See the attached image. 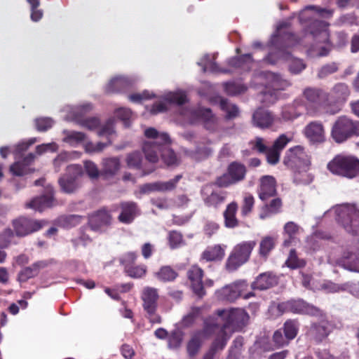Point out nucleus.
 I'll list each match as a JSON object with an SVG mask.
<instances>
[{
	"label": "nucleus",
	"instance_id": "nucleus-1",
	"mask_svg": "<svg viewBox=\"0 0 359 359\" xmlns=\"http://www.w3.org/2000/svg\"><path fill=\"white\" fill-rule=\"evenodd\" d=\"M144 135L147 138L153 139L144 142L142 145V151L147 161L154 164L161 157L168 166L178 164L175 153L169 147L170 139L167 133H159L154 128H149L145 130Z\"/></svg>",
	"mask_w": 359,
	"mask_h": 359
},
{
	"label": "nucleus",
	"instance_id": "nucleus-2",
	"mask_svg": "<svg viewBox=\"0 0 359 359\" xmlns=\"http://www.w3.org/2000/svg\"><path fill=\"white\" fill-rule=\"evenodd\" d=\"M330 94L322 88L306 87L302 94V105L305 108L306 114L311 116H316L322 113L335 114L340 111L339 107H331L329 100Z\"/></svg>",
	"mask_w": 359,
	"mask_h": 359
},
{
	"label": "nucleus",
	"instance_id": "nucleus-3",
	"mask_svg": "<svg viewBox=\"0 0 359 359\" xmlns=\"http://www.w3.org/2000/svg\"><path fill=\"white\" fill-rule=\"evenodd\" d=\"M327 168L334 175L353 179L359 175V158L353 155L339 154L327 163Z\"/></svg>",
	"mask_w": 359,
	"mask_h": 359
},
{
	"label": "nucleus",
	"instance_id": "nucleus-4",
	"mask_svg": "<svg viewBox=\"0 0 359 359\" xmlns=\"http://www.w3.org/2000/svg\"><path fill=\"white\" fill-rule=\"evenodd\" d=\"M330 136L337 144L359 136V121H354L346 116H339L331 128Z\"/></svg>",
	"mask_w": 359,
	"mask_h": 359
},
{
	"label": "nucleus",
	"instance_id": "nucleus-5",
	"mask_svg": "<svg viewBox=\"0 0 359 359\" xmlns=\"http://www.w3.org/2000/svg\"><path fill=\"white\" fill-rule=\"evenodd\" d=\"M276 309L279 316L285 313H292L313 317H323L324 316V311L320 308L300 298L280 302L277 304Z\"/></svg>",
	"mask_w": 359,
	"mask_h": 359
},
{
	"label": "nucleus",
	"instance_id": "nucleus-6",
	"mask_svg": "<svg viewBox=\"0 0 359 359\" xmlns=\"http://www.w3.org/2000/svg\"><path fill=\"white\" fill-rule=\"evenodd\" d=\"M256 245V241H248L235 245L226 261V270L229 272L234 271L248 262Z\"/></svg>",
	"mask_w": 359,
	"mask_h": 359
},
{
	"label": "nucleus",
	"instance_id": "nucleus-7",
	"mask_svg": "<svg viewBox=\"0 0 359 359\" xmlns=\"http://www.w3.org/2000/svg\"><path fill=\"white\" fill-rule=\"evenodd\" d=\"M325 313H324L321 320L311 322L306 331V338L314 344H320L325 341L334 330V325L325 318Z\"/></svg>",
	"mask_w": 359,
	"mask_h": 359
},
{
	"label": "nucleus",
	"instance_id": "nucleus-8",
	"mask_svg": "<svg viewBox=\"0 0 359 359\" xmlns=\"http://www.w3.org/2000/svg\"><path fill=\"white\" fill-rule=\"evenodd\" d=\"M246 166L238 161L231 162L227 167L226 172L217 177L215 184L218 188L228 187L245 180Z\"/></svg>",
	"mask_w": 359,
	"mask_h": 359
},
{
	"label": "nucleus",
	"instance_id": "nucleus-9",
	"mask_svg": "<svg viewBox=\"0 0 359 359\" xmlns=\"http://www.w3.org/2000/svg\"><path fill=\"white\" fill-rule=\"evenodd\" d=\"M158 298V289L152 287H145L142 290L141 294L142 307L147 313V318L153 324L161 322V316L156 313Z\"/></svg>",
	"mask_w": 359,
	"mask_h": 359
},
{
	"label": "nucleus",
	"instance_id": "nucleus-10",
	"mask_svg": "<svg viewBox=\"0 0 359 359\" xmlns=\"http://www.w3.org/2000/svg\"><path fill=\"white\" fill-rule=\"evenodd\" d=\"M48 222L46 220L34 219L21 216L12 221V226L15 236L20 238L25 237L36 232L45 226Z\"/></svg>",
	"mask_w": 359,
	"mask_h": 359
},
{
	"label": "nucleus",
	"instance_id": "nucleus-11",
	"mask_svg": "<svg viewBox=\"0 0 359 359\" xmlns=\"http://www.w3.org/2000/svg\"><path fill=\"white\" fill-rule=\"evenodd\" d=\"M218 327L217 324L211 323V321L205 320L203 330L195 332L187 345V351L189 357H194L200 351L203 340L207 335H210L216 332Z\"/></svg>",
	"mask_w": 359,
	"mask_h": 359
},
{
	"label": "nucleus",
	"instance_id": "nucleus-12",
	"mask_svg": "<svg viewBox=\"0 0 359 359\" xmlns=\"http://www.w3.org/2000/svg\"><path fill=\"white\" fill-rule=\"evenodd\" d=\"M217 315L219 317L224 320V323L221 326L217 323L218 327L216 328V331L219 327H221L224 330L226 329L233 330L237 327L243 325L248 317L247 313L243 310L239 309H233L230 311L218 310ZM212 323H214V322ZM215 324H216V323H215Z\"/></svg>",
	"mask_w": 359,
	"mask_h": 359
},
{
	"label": "nucleus",
	"instance_id": "nucleus-13",
	"mask_svg": "<svg viewBox=\"0 0 359 359\" xmlns=\"http://www.w3.org/2000/svg\"><path fill=\"white\" fill-rule=\"evenodd\" d=\"M83 175L81 165L72 164L67 168V173L61 177L59 184L62 191L67 194H72L79 187L78 179Z\"/></svg>",
	"mask_w": 359,
	"mask_h": 359
},
{
	"label": "nucleus",
	"instance_id": "nucleus-14",
	"mask_svg": "<svg viewBox=\"0 0 359 359\" xmlns=\"http://www.w3.org/2000/svg\"><path fill=\"white\" fill-rule=\"evenodd\" d=\"M215 187H217L215 182L214 184L203 186L201 189V196L207 207L217 209L226 201L227 192Z\"/></svg>",
	"mask_w": 359,
	"mask_h": 359
},
{
	"label": "nucleus",
	"instance_id": "nucleus-15",
	"mask_svg": "<svg viewBox=\"0 0 359 359\" xmlns=\"http://www.w3.org/2000/svg\"><path fill=\"white\" fill-rule=\"evenodd\" d=\"M306 154L303 147L297 145L285 152L283 164L291 170H296L306 164Z\"/></svg>",
	"mask_w": 359,
	"mask_h": 359
},
{
	"label": "nucleus",
	"instance_id": "nucleus-16",
	"mask_svg": "<svg viewBox=\"0 0 359 359\" xmlns=\"http://www.w3.org/2000/svg\"><path fill=\"white\" fill-rule=\"evenodd\" d=\"M203 270L198 265H192L187 271V276L190 282L191 288L193 292L199 298L205 295L203 282Z\"/></svg>",
	"mask_w": 359,
	"mask_h": 359
},
{
	"label": "nucleus",
	"instance_id": "nucleus-17",
	"mask_svg": "<svg viewBox=\"0 0 359 359\" xmlns=\"http://www.w3.org/2000/svg\"><path fill=\"white\" fill-rule=\"evenodd\" d=\"M126 163L128 168L140 170L143 176L151 174L156 169L154 165H147L144 163L143 155L140 151L128 154L126 156Z\"/></svg>",
	"mask_w": 359,
	"mask_h": 359
},
{
	"label": "nucleus",
	"instance_id": "nucleus-18",
	"mask_svg": "<svg viewBox=\"0 0 359 359\" xmlns=\"http://www.w3.org/2000/svg\"><path fill=\"white\" fill-rule=\"evenodd\" d=\"M304 136L312 143L321 144L325 140V130L320 121H312L304 128Z\"/></svg>",
	"mask_w": 359,
	"mask_h": 359
},
{
	"label": "nucleus",
	"instance_id": "nucleus-19",
	"mask_svg": "<svg viewBox=\"0 0 359 359\" xmlns=\"http://www.w3.org/2000/svg\"><path fill=\"white\" fill-rule=\"evenodd\" d=\"M276 180L271 175L262 176L259 180V185L257 189L259 198L262 201H266L270 198L277 195Z\"/></svg>",
	"mask_w": 359,
	"mask_h": 359
},
{
	"label": "nucleus",
	"instance_id": "nucleus-20",
	"mask_svg": "<svg viewBox=\"0 0 359 359\" xmlns=\"http://www.w3.org/2000/svg\"><path fill=\"white\" fill-rule=\"evenodd\" d=\"M57 205L54 198V191L52 187L46 189V194L35 197L26 204V207L35 210L42 212L46 208H52Z\"/></svg>",
	"mask_w": 359,
	"mask_h": 359
},
{
	"label": "nucleus",
	"instance_id": "nucleus-21",
	"mask_svg": "<svg viewBox=\"0 0 359 359\" xmlns=\"http://www.w3.org/2000/svg\"><path fill=\"white\" fill-rule=\"evenodd\" d=\"M298 43V37L290 32L274 34L270 40V43L272 46L283 52Z\"/></svg>",
	"mask_w": 359,
	"mask_h": 359
},
{
	"label": "nucleus",
	"instance_id": "nucleus-22",
	"mask_svg": "<svg viewBox=\"0 0 359 359\" xmlns=\"http://www.w3.org/2000/svg\"><path fill=\"white\" fill-rule=\"evenodd\" d=\"M111 219L110 212L103 208L90 215L88 224L92 230L98 231L101 228L109 225Z\"/></svg>",
	"mask_w": 359,
	"mask_h": 359
},
{
	"label": "nucleus",
	"instance_id": "nucleus-23",
	"mask_svg": "<svg viewBox=\"0 0 359 359\" xmlns=\"http://www.w3.org/2000/svg\"><path fill=\"white\" fill-rule=\"evenodd\" d=\"M121 168V161L118 157L103 158L101 163V177L104 180L113 179Z\"/></svg>",
	"mask_w": 359,
	"mask_h": 359
},
{
	"label": "nucleus",
	"instance_id": "nucleus-24",
	"mask_svg": "<svg viewBox=\"0 0 359 359\" xmlns=\"http://www.w3.org/2000/svg\"><path fill=\"white\" fill-rule=\"evenodd\" d=\"M121 213L118 219L123 224H130L139 214L137 204L133 201H126L120 203Z\"/></svg>",
	"mask_w": 359,
	"mask_h": 359
},
{
	"label": "nucleus",
	"instance_id": "nucleus-25",
	"mask_svg": "<svg viewBox=\"0 0 359 359\" xmlns=\"http://www.w3.org/2000/svg\"><path fill=\"white\" fill-rule=\"evenodd\" d=\"M339 217V222H341L348 233L359 236V211H355L352 215L342 212Z\"/></svg>",
	"mask_w": 359,
	"mask_h": 359
},
{
	"label": "nucleus",
	"instance_id": "nucleus-26",
	"mask_svg": "<svg viewBox=\"0 0 359 359\" xmlns=\"http://www.w3.org/2000/svg\"><path fill=\"white\" fill-rule=\"evenodd\" d=\"M278 283L277 277L270 272L259 274L251 284L253 290H265L269 289Z\"/></svg>",
	"mask_w": 359,
	"mask_h": 359
},
{
	"label": "nucleus",
	"instance_id": "nucleus-27",
	"mask_svg": "<svg viewBox=\"0 0 359 359\" xmlns=\"http://www.w3.org/2000/svg\"><path fill=\"white\" fill-rule=\"evenodd\" d=\"M252 122L254 126L259 128H268L273 125L274 116L270 111L259 108L254 112Z\"/></svg>",
	"mask_w": 359,
	"mask_h": 359
},
{
	"label": "nucleus",
	"instance_id": "nucleus-28",
	"mask_svg": "<svg viewBox=\"0 0 359 359\" xmlns=\"http://www.w3.org/2000/svg\"><path fill=\"white\" fill-rule=\"evenodd\" d=\"M282 207V199L276 196L270 201L266 202L262 207L259 218L264 219L271 215L278 214L281 212Z\"/></svg>",
	"mask_w": 359,
	"mask_h": 359
},
{
	"label": "nucleus",
	"instance_id": "nucleus-29",
	"mask_svg": "<svg viewBox=\"0 0 359 359\" xmlns=\"http://www.w3.org/2000/svg\"><path fill=\"white\" fill-rule=\"evenodd\" d=\"M337 264L339 266L349 271H359V258L358 255L349 251L344 252L341 257L337 260Z\"/></svg>",
	"mask_w": 359,
	"mask_h": 359
},
{
	"label": "nucleus",
	"instance_id": "nucleus-30",
	"mask_svg": "<svg viewBox=\"0 0 359 359\" xmlns=\"http://www.w3.org/2000/svg\"><path fill=\"white\" fill-rule=\"evenodd\" d=\"M238 203L233 201L227 205L223 212L224 226L226 228L233 229L239 225V221L236 218L238 211Z\"/></svg>",
	"mask_w": 359,
	"mask_h": 359
},
{
	"label": "nucleus",
	"instance_id": "nucleus-31",
	"mask_svg": "<svg viewBox=\"0 0 359 359\" xmlns=\"http://www.w3.org/2000/svg\"><path fill=\"white\" fill-rule=\"evenodd\" d=\"M350 89L347 84L344 83H338L335 84L330 91V95L337 104H344L349 97Z\"/></svg>",
	"mask_w": 359,
	"mask_h": 359
},
{
	"label": "nucleus",
	"instance_id": "nucleus-32",
	"mask_svg": "<svg viewBox=\"0 0 359 359\" xmlns=\"http://www.w3.org/2000/svg\"><path fill=\"white\" fill-rule=\"evenodd\" d=\"M43 266V262H37L29 266L25 267L19 272L18 280L20 283L27 282L29 279L36 276Z\"/></svg>",
	"mask_w": 359,
	"mask_h": 359
},
{
	"label": "nucleus",
	"instance_id": "nucleus-33",
	"mask_svg": "<svg viewBox=\"0 0 359 359\" xmlns=\"http://www.w3.org/2000/svg\"><path fill=\"white\" fill-rule=\"evenodd\" d=\"M128 79L118 76L112 79L105 87V92L109 94L118 93L124 91L129 86Z\"/></svg>",
	"mask_w": 359,
	"mask_h": 359
},
{
	"label": "nucleus",
	"instance_id": "nucleus-34",
	"mask_svg": "<svg viewBox=\"0 0 359 359\" xmlns=\"http://www.w3.org/2000/svg\"><path fill=\"white\" fill-rule=\"evenodd\" d=\"M156 278L163 283L173 282L179 276L178 272L171 266H162L155 273Z\"/></svg>",
	"mask_w": 359,
	"mask_h": 359
},
{
	"label": "nucleus",
	"instance_id": "nucleus-35",
	"mask_svg": "<svg viewBox=\"0 0 359 359\" xmlns=\"http://www.w3.org/2000/svg\"><path fill=\"white\" fill-rule=\"evenodd\" d=\"M224 255V249L220 245H215L205 250L201 255V257L208 262H212L222 260Z\"/></svg>",
	"mask_w": 359,
	"mask_h": 359
},
{
	"label": "nucleus",
	"instance_id": "nucleus-36",
	"mask_svg": "<svg viewBox=\"0 0 359 359\" xmlns=\"http://www.w3.org/2000/svg\"><path fill=\"white\" fill-rule=\"evenodd\" d=\"M269 79V87L273 91L284 90L290 86V83L283 79L280 74L269 73L268 75Z\"/></svg>",
	"mask_w": 359,
	"mask_h": 359
},
{
	"label": "nucleus",
	"instance_id": "nucleus-37",
	"mask_svg": "<svg viewBox=\"0 0 359 359\" xmlns=\"http://www.w3.org/2000/svg\"><path fill=\"white\" fill-rule=\"evenodd\" d=\"M276 246V239L272 236H265L262 238L259 243V255L265 260L268 258L270 252Z\"/></svg>",
	"mask_w": 359,
	"mask_h": 359
},
{
	"label": "nucleus",
	"instance_id": "nucleus-38",
	"mask_svg": "<svg viewBox=\"0 0 359 359\" xmlns=\"http://www.w3.org/2000/svg\"><path fill=\"white\" fill-rule=\"evenodd\" d=\"M218 296L222 300L232 302L241 297V294L237 285H230L224 287L219 290Z\"/></svg>",
	"mask_w": 359,
	"mask_h": 359
},
{
	"label": "nucleus",
	"instance_id": "nucleus-39",
	"mask_svg": "<svg viewBox=\"0 0 359 359\" xmlns=\"http://www.w3.org/2000/svg\"><path fill=\"white\" fill-rule=\"evenodd\" d=\"M219 106L221 109L226 112L225 119L232 120L238 116V107L236 104L230 103L227 99L222 98L219 101Z\"/></svg>",
	"mask_w": 359,
	"mask_h": 359
},
{
	"label": "nucleus",
	"instance_id": "nucleus-40",
	"mask_svg": "<svg viewBox=\"0 0 359 359\" xmlns=\"http://www.w3.org/2000/svg\"><path fill=\"white\" fill-rule=\"evenodd\" d=\"M299 323L297 319L287 320L283 326V333L286 335L285 338H288L290 341L294 339L299 332Z\"/></svg>",
	"mask_w": 359,
	"mask_h": 359
},
{
	"label": "nucleus",
	"instance_id": "nucleus-41",
	"mask_svg": "<svg viewBox=\"0 0 359 359\" xmlns=\"http://www.w3.org/2000/svg\"><path fill=\"white\" fill-rule=\"evenodd\" d=\"M302 105V102L295 100L292 105L285 107L282 111V118L285 121L294 120L301 116L302 112L297 109V107Z\"/></svg>",
	"mask_w": 359,
	"mask_h": 359
},
{
	"label": "nucleus",
	"instance_id": "nucleus-42",
	"mask_svg": "<svg viewBox=\"0 0 359 359\" xmlns=\"http://www.w3.org/2000/svg\"><path fill=\"white\" fill-rule=\"evenodd\" d=\"M219 332L217 335L215 340L212 341L210 346V348L213 350L215 352H217L219 351H222L226 346L228 340L229 339V336L227 334L226 331L224 329L219 327Z\"/></svg>",
	"mask_w": 359,
	"mask_h": 359
},
{
	"label": "nucleus",
	"instance_id": "nucleus-43",
	"mask_svg": "<svg viewBox=\"0 0 359 359\" xmlns=\"http://www.w3.org/2000/svg\"><path fill=\"white\" fill-rule=\"evenodd\" d=\"M196 115L203 121L205 127L210 130L213 128L216 121V117L212 114V111L209 108H201L199 109Z\"/></svg>",
	"mask_w": 359,
	"mask_h": 359
},
{
	"label": "nucleus",
	"instance_id": "nucleus-44",
	"mask_svg": "<svg viewBox=\"0 0 359 359\" xmlns=\"http://www.w3.org/2000/svg\"><path fill=\"white\" fill-rule=\"evenodd\" d=\"M306 264V260L299 258L296 250L294 249H291L289 256L285 261V265L291 269H297L304 268Z\"/></svg>",
	"mask_w": 359,
	"mask_h": 359
},
{
	"label": "nucleus",
	"instance_id": "nucleus-45",
	"mask_svg": "<svg viewBox=\"0 0 359 359\" xmlns=\"http://www.w3.org/2000/svg\"><path fill=\"white\" fill-rule=\"evenodd\" d=\"M124 273L132 278H142L147 273V267L145 264H133L124 271Z\"/></svg>",
	"mask_w": 359,
	"mask_h": 359
},
{
	"label": "nucleus",
	"instance_id": "nucleus-46",
	"mask_svg": "<svg viewBox=\"0 0 359 359\" xmlns=\"http://www.w3.org/2000/svg\"><path fill=\"white\" fill-rule=\"evenodd\" d=\"M164 100L170 104L182 105L187 102V97L182 91L171 92L164 97Z\"/></svg>",
	"mask_w": 359,
	"mask_h": 359
},
{
	"label": "nucleus",
	"instance_id": "nucleus-47",
	"mask_svg": "<svg viewBox=\"0 0 359 359\" xmlns=\"http://www.w3.org/2000/svg\"><path fill=\"white\" fill-rule=\"evenodd\" d=\"M15 233L13 230L10 228L5 229L0 233V248H7L11 244H17L13 240L15 238Z\"/></svg>",
	"mask_w": 359,
	"mask_h": 359
},
{
	"label": "nucleus",
	"instance_id": "nucleus-48",
	"mask_svg": "<svg viewBox=\"0 0 359 359\" xmlns=\"http://www.w3.org/2000/svg\"><path fill=\"white\" fill-rule=\"evenodd\" d=\"M137 257V252H126L118 257V262L123 267V271H125L129 266L135 264Z\"/></svg>",
	"mask_w": 359,
	"mask_h": 359
},
{
	"label": "nucleus",
	"instance_id": "nucleus-49",
	"mask_svg": "<svg viewBox=\"0 0 359 359\" xmlns=\"http://www.w3.org/2000/svg\"><path fill=\"white\" fill-rule=\"evenodd\" d=\"M253 62L252 55L250 53L243 54L240 56L233 57L229 60V66L234 68H242L245 64H250Z\"/></svg>",
	"mask_w": 359,
	"mask_h": 359
},
{
	"label": "nucleus",
	"instance_id": "nucleus-50",
	"mask_svg": "<svg viewBox=\"0 0 359 359\" xmlns=\"http://www.w3.org/2000/svg\"><path fill=\"white\" fill-rule=\"evenodd\" d=\"M10 172L15 176H24L34 171V169L28 168L24 163L17 161L11 165Z\"/></svg>",
	"mask_w": 359,
	"mask_h": 359
},
{
	"label": "nucleus",
	"instance_id": "nucleus-51",
	"mask_svg": "<svg viewBox=\"0 0 359 359\" xmlns=\"http://www.w3.org/2000/svg\"><path fill=\"white\" fill-rule=\"evenodd\" d=\"M167 238L169 247L172 250L180 248L184 241L182 233L176 230L170 231Z\"/></svg>",
	"mask_w": 359,
	"mask_h": 359
},
{
	"label": "nucleus",
	"instance_id": "nucleus-52",
	"mask_svg": "<svg viewBox=\"0 0 359 359\" xmlns=\"http://www.w3.org/2000/svg\"><path fill=\"white\" fill-rule=\"evenodd\" d=\"M224 90L227 95L234 96L244 93L247 87L241 83L228 82L224 84Z\"/></svg>",
	"mask_w": 359,
	"mask_h": 359
},
{
	"label": "nucleus",
	"instance_id": "nucleus-53",
	"mask_svg": "<svg viewBox=\"0 0 359 359\" xmlns=\"http://www.w3.org/2000/svg\"><path fill=\"white\" fill-rule=\"evenodd\" d=\"M182 177V175H177L173 179H171L168 182L158 181V192H165L174 190Z\"/></svg>",
	"mask_w": 359,
	"mask_h": 359
},
{
	"label": "nucleus",
	"instance_id": "nucleus-54",
	"mask_svg": "<svg viewBox=\"0 0 359 359\" xmlns=\"http://www.w3.org/2000/svg\"><path fill=\"white\" fill-rule=\"evenodd\" d=\"M30 6V18L33 22H39L43 16V12L41 9H39V0H27Z\"/></svg>",
	"mask_w": 359,
	"mask_h": 359
},
{
	"label": "nucleus",
	"instance_id": "nucleus-55",
	"mask_svg": "<svg viewBox=\"0 0 359 359\" xmlns=\"http://www.w3.org/2000/svg\"><path fill=\"white\" fill-rule=\"evenodd\" d=\"M243 345V337H237L232 343L226 359H239L240 351Z\"/></svg>",
	"mask_w": 359,
	"mask_h": 359
},
{
	"label": "nucleus",
	"instance_id": "nucleus-56",
	"mask_svg": "<svg viewBox=\"0 0 359 359\" xmlns=\"http://www.w3.org/2000/svg\"><path fill=\"white\" fill-rule=\"evenodd\" d=\"M339 70V65L335 62L325 64L322 66L318 72L319 79H325L330 74L337 72Z\"/></svg>",
	"mask_w": 359,
	"mask_h": 359
},
{
	"label": "nucleus",
	"instance_id": "nucleus-57",
	"mask_svg": "<svg viewBox=\"0 0 359 359\" xmlns=\"http://www.w3.org/2000/svg\"><path fill=\"white\" fill-rule=\"evenodd\" d=\"M84 169L88 176L91 180H96L101 177V170H100L97 165L91 161H84Z\"/></svg>",
	"mask_w": 359,
	"mask_h": 359
},
{
	"label": "nucleus",
	"instance_id": "nucleus-58",
	"mask_svg": "<svg viewBox=\"0 0 359 359\" xmlns=\"http://www.w3.org/2000/svg\"><path fill=\"white\" fill-rule=\"evenodd\" d=\"M249 144L251 146L252 150L259 154H264L268 150L264 139L261 137H255V139L250 141Z\"/></svg>",
	"mask_w": 359,
	"mask_h": 359
},
{
	"label": "nucleus",
	"instance_id": "nucleus-59",
	"mask_svg": "<svg viewBox=\"0 0 359 359\" xmlns=\"http://www.w3.org/2000/svg\"><path fill=\"white\" fill-rule=\"evenodd\" d=\"M183 339L182 332L175 330L168 337V346L170 348H177L180 346Z\"/></svg>",
	"mask_w": 359,
	"mask_h": 359
},
{
	"label": "nucleus",
	"instance_id": "nucleus-60",
	"mask_svg": "<svg viewBox=\"0 0 359 359\" xmlns=\"http://www.w3.org/2000/svg\"><path fill=\"white\" fill-rule=\"evenodd\" d=\"M255 205V198L251 194H248L245 196L243 201V204L241 206V214L243 216H246L249 215L254 207Z\"/></svg>",
	"mask_w": 359,
	"mask_h": 359
},
{
	"label": "nucleus",
	"instance_id": "nucleus-61",
	"mask_svg": "<svg viewBox=\"0 0 359 359\" xmlns=\"http://www.w3.org/2000/svg\"><path fill=\"white\" fill-rule=\"evenodd\" d=\"M286 335L284 334H283V332L281 330H278L275 331V332L273 334V342L274 344V346L277 348H280L284 346L288 345L290 343V340L288 338H285Z\"/></svg>",
	"mask_w": 359,
	"mask_h": 359
},
{
	"label": "nucleus",
	"instance_id": "nucleus-62",
	"mask_svg": "<svg viewBox=\"0 0 359 359\" xmlns=\"http://www.w3.org/2000/svg\"><path fill=\"white\" fill-rule=\"evenodd\" d=\"M110 142L109 143H103L101 142L93 143L92 142H88L85 144L84 149L86 152L89 154L93 153H99L103 151V149L107 147Z\"/></svg>",
	"mask_w": 359,
	"mask_h": 359
},
{
	"label": "nucleus",
	"instance_id": "nucleus-63",
	"mask_svg": "<svg viewBox=\"0 0 359 359\" xmlns=\"http://www.w3.org/2000/svg\"><path fill=\"white\" fill-rule=\"evenodd\" d=\"M53 124V121L50 118H40L35 120L36 128L38 131L45 132L50 129Z\"/></svg>",
	"mask_w": 359,
	"mask_h": 359
},
{
	"label": "nucleus",
	"instance_id": "nucleus-64",
	"mask_svg": "<svg viewBox=\"0 0 359 359\" xmlns=\"http://www.w3.org/2000/svg\"><path fill=\"white\" fill-rule=\"evenodd\" d=\"M306 65L303 60L293 59L291 60L289 65V70L292 74H297L302 72Z\"/></svg>",
	"mask_w": 359,
	"mask_h": 359
}]
</instances>
